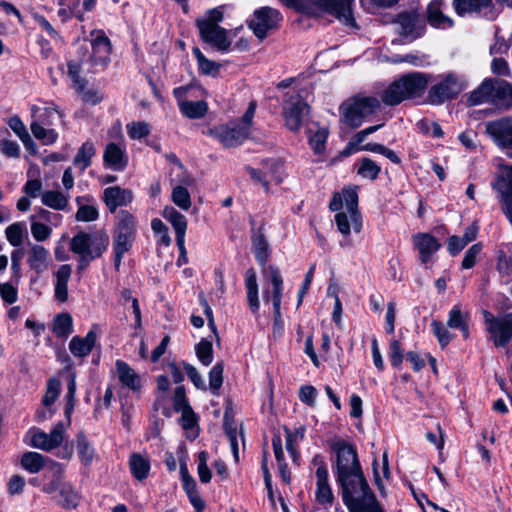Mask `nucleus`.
<instances>
[{"instance_id": "f257e3e1", "label": "nucleus", "mask_w": 512, "mask_h": 512, "mask_svg": "<svg viewBox=\"0 0 512 512\" xmlns=\"http://www.w3.org/2000/svg\"><path fill=\"white\" fill-rule=\"evenodd\" d=\"M327 444L336 456V480L342 489V497L369 486L356 448L346 440L335 436L327 440Z\"/></svg>"}, {"instance_id": "f03ea898", "label": "nucleus", "mask_w": 512, "mask_h": 512, "mask_svg": "<svg viewBox=\"0 0 512 512\" xmlns=\"http://www.w3.org/2000/svg\"><path fill=\"white\" fill-rule=\"evenodd\" d=\"M110 238L103 230L93 232L80 231L70 241V250L79 256L77 269L85 270L91 261L99 258L108 249Z\"/></svg>"}, {"instance_id": "7ed1b4c3", "label": "nucleus", "mask_w": 512, "mask_h": 512, "mask_svg": "<svg viewBox=\"0 0 512 512\" xmlns=\"http://www.w3.org/2000/svg\"><path fill=\"white\" fill-rule=\"evenodd\" d=\"M432 76L423 72H411L393 81L383 92L381 99L385 105L394 106L406 99L421 96Z\"/></svg>"}, {"instance_id": "20e7f679", "label": "nucleus", "mask_w": 512, "mask_h": 512, "mask_svg": "<svg viewBox=\"0 0 512 512\" xmlns=\"http://www.w3.org/2000/svg\"><path fill=\"white\" fill-rule=\"evenodd\" d=\"M255 111L256 102L252 101L240 120L214 126L208 130V135L218 140L225 148L241 145L251 134Z\"/></svg>"}, {"instance_id": "39448f33", "label": "nucleus", "mask_w": 512, "mask_h": 512, "mask_svg": "<svg viewBox=\"0 0 512 512\" xmlns=\"http://www.w3.org/2000/svg\"><path fill=\"white\" fill-rule=\"evenodd\" d=\"M137 228L138 221L130 212L121 210L117 214L112 230L113 261L117 271L120 269L124 255L134 245Z\"/></svg>"}, {"instance_id": "423d86ee", "label": "nucleus", "mask_w": 512, "mask_h": 512, "mask_svg": "<svg viewBox=\"0 0 512 512\" xmlns=\"http://www.w3.org/2000/svg\"><path fill=\"white\" fill-rule=\"evenodd\" d=\"M470 105L489 103L501 110L512 109V85L501 79L486 78L469 97Z\"/></svg>"}, {"instance_id": "0eeeda50", "label": "nucleus", "mask_w": 512, "mask_h": 512, "mask_svg": "<svg viewBox=\"0 0 512 512\" xmlns=\"http://www.w3.org/2000/svg\"><path fill=\"white\" fill-rule=\"evenodd\" d=\"M91 51L80 48L82 56L75 61H84V72H96L104 70L110 62L112 51L111 43L103 31H92L90 41Z\"/></svg>"}, {"instance_id": "6e6552de", "label": "nucleus", "mask_w": 512, "mask_h": 512, "mask_svg": "<svg viewBox=\"0 0 512 512\" xmlns=\"http://www.w3.org/2000/svg\"><path fill=\"white\" fill-rule=\"evenodd\" d=\"M381 103L374 96H355L344 102L341 106L342 121L352 127L357 128L362 125L364 120L378 112Z\"/></svg>"}, {"instance_id": "1a4fd4ad", "label": "nucleus", "mask_w": 512, "mask_h": 512, "mask_svg": "<svg viewBox=\"0 0 512 512\" xmlns=\"http://www.w3.org/2000/svg\"><path fill=\"white\" fill-rule=\"evenodd\" d=\"M482 314L489 338L496 348H504L512 339V313L495 316L483 310Z\"/></svg>"}, {"instance_id": "9d476101", "label": "nucleus", "mask_w": 512, "mask_h": 512, "mask_svg": "<svg viewBox=\"0 0 512 512\" xmlns=\"http://www.w3.org/2000/svg\"><path fill=\"white\" fill-rule=\"evenodd\" d=\"M310 112V107L297 91H289L283 100V116L289 130L297 132Z\"/></svg>"}, {"instance_id": "9b49d317", "label": "nucleus", "mask_w": 512, "mask_h": 512, "mask_svg": "<svg viewBox=\"0 0 512 512\" xmlns=\"http://www.w3.org/2000/svg\"><path fill=\"white\" fill-rule=\"evenodd\" d=\"M287 6H293L298 0H280ZM320 9L328 12L337 18L342 24L355 27V19L352 13V3L354 0H310Z\"/></svg>"}, {"instance_id": "f8f14e48", "label": "nucleus", "mask_w": 512, "mask_h": 512, "mask_svg": "<svg viewBox=\"0 0 512 512\" xmlns=\"http://www.w3.org/2000/svg\"><path fill=\"white\" fill-rule=\"evenodd\" d=\"M271 288L266 287L263 291V299L265 302H272L273 305V314H274V327L275 329H282L283 320L281 314V302L283 295V279L280 271L270 266L267 270Z\"/></svg>"}, {"instance_id": "ddd939ff", "label": "nucleus", "mask_w": 512, "mask_h": 512, "mask_svg": "<svg viewBox=\"0 0 512 512\" xmlns=\"http://www.w3.org/2000/svg\"><path fill=\"white\" fill-rule=\"evenodd\" d=\"M283 20L281 13L271 7H261L254 12L249 27L260 40H263L269 30L275 29Z\"/></svg>"}, {"instance_id": "4468645a", "label": "nucleus", "mask_w": 512, "mask_h": 512, "mask_svg": "<svg viewBox=\"0 0 512 512\" xmlns=\"http://www.w3.org/2000/svg\"><path fill=\"white\" fill-rule=\"evenodd\" d=\"M62 114L55 107H46L44 113L40 116V121H33L30 125L33 136L40 140L44 145L53 144L58 134L53 129H47L44 126L55 124V118L62 120Z\"/></svg>"}, {"instance_id": "2eb2a0df", "label": "nucleus", "mask_w": 512, "mask_h": 512, "mask_svg": "<svg viewBox=\"0 0 512 512\" xmlns=\"http://www.w3.org/2000/svg\"><path fill=\"white\" fill-rule=\"evenodd\" d=\"M463 90L462 84L454 75H447L444 79L431 86L427 95V102L432 105H441L458 96Z\"/></svg>"}, {"instance_id": "dca6fc26", "label": "nucleus", "mask_w": 512, "mask_h": 512, "mask_svg": "<svg viewBox=\"0 0 512 512\" xmlns=\"http://www.w3.org/2000/svg\"><path fill=\"white\" fill-rule=\"evenodd\" d=\"M342 498L349 512H385L369 486Z\"/></svg>"}, {"instance_id": "f3484780", "label": "nucleus", "mask_w": 512, "mask_h": 512, "mask_svg": "<svg viewBox=\"0 0 512 512\" xmlns=\"http://www.w3.org/2000/svg\"><path fill=\"white\" fill-rule=\"evenodd\" d=\"M485 132L499 148H512V116H504L486 122Z\"/></svg>"}, {"instance_id": "a211bd4d", "label": "nucleus", "mask_w": 512, "mask_h": 512, "mask_svg": "<svg viewBox=\"0 0 512 512\" xmlns=\"http://www.w3.org/2000/svg\"><path fill=\"white\" fill-rule=\"evenodd\" d=\"M28 433L31 436V446L43 451H51L62 444L65 425L58 422L50 433H46L39 428H32Z\"/></svg>"}, {"instance_id": "6ab92c4d", "label": "nucleus", "mask_w": 512, "mask_h": 512, "mask_svg": "<svg viewBox=\"0 0 512 512\" xmlns=\"http://www.w3.org/2000/svg\"><path fill=\"white\" fill-rule=\"evenodd\" d=\"M493 188L500 194L502 210L512 225V166L500 167Z\"/></svg>"}, {"instance_id": "aec40b11", "label": "nucleus", "mask_w": 512, "mask_h": 512, "mask_svg": "<svg viewBox=\"0 0 512 512\" xmlns=\"http://www.w3.org/2000/svg\"><path fill=\"white\" fill-rule=\"evenodd\" d=\"M201 39L217 48L219 51L226 52L231 46V40L228 37V31L221 26H212L206 22H196Z\"/></svg>"}, {"instance_id": "412c9836", "label": "nucleus", "mask_w": 512, "mask_h": 512, "mask_svg": "<svg viewBox=\"0 0 512 512\" xmlns=\"http://www.w3.org/2000/svg\"><path fill=\"white\" fill-rule=\"evenodd\" d=\"M84 64V61L82 63L69 61L67 65L68 76L72 80L77 93L81 95L82 100L95 105L102 100V97L95 90H86V80L80 76L84 72V67H82Z\"/></svg>"}, {"instance_id": "4be33fe9", "label": "nucleus", "mask_w": 512, "mask_h": 512, "mask_svg": "<svg viewBox=\"0 0 512 512\" xmlns=\"http://www.w3.org/2000/svg\"><path fill=\"white\" fill-rule=\"evenodd\" d=\"M412 240L414 248L419 253V260L422 264L429 263L433 255L441 247L438 239L429 233H417L413 236Z\"/></svg>"}, {"instance_id": "5701e85b", "label": "nucleus", "mask_w": 512, "mask_h": 512, "mask_svg": "<svg viewBox=\"0 0 512 512\" xmlns=\"http://www.w3.org/2000/svg\"><path fill=\"white\" fill-rule=\"evenodd\" d=\"M132 199V192L119 186L108 187L103 192V201L111 213L118 207L126 206Z\"/></svg>"}, {"instance_id": "b1692460", "label": "nucleus", "mask_w": 512, "mask_h": 512, "mask_svg": "<svg viewBox=\"0 0 512 512\" xmlns=\"http://www.w3.org/2000/svg\"><path fill=\"white\" fill-rule=\"evenodd\" d=\"M397 24L400 27V33L405 37L416 39L423 34V20L413 13H402L397 18Z\"/></svg>"}, {"instance_id": "393cba45", "label": "nucleus", "mask_w": 512, "mask_h": 512, "mask_svg": "<svg viewBox=\"0 0 512 512\" xmlns=\"http://www.w3.org/2000/svg\"><path fill=\"white\" fill-rule=\"evenodd\" d=\"M116 372L119 382L134 393H139L142 388V377L136 373L127 363L116 361Z\"/></svg>"}, {"instance_id": "a878e982", "label": "nucleus", "mask_w": 512, "mask_h": 512, "mask_svg": "<svg viewBox=\"0 0 512 512\" xmlns=\"http://www.w3.org/2000/svg\"><path fill=\"white\" fill-rule=\"evenodd\" d=\"M29 267L40 274L49 268L51 257L49 251L42 245L34 244L28 251Z\"/></svg>"}, {"instance_id": "bb28decb", "label": "nucleus", "mask_w": 512, "mask_h": 512, "mask_svg": "<svg viewBox=\"0 0 512 512\" xmlns=\"http://www.w3.org/2000/svg\"><path fill=\"white\" fill-rule=\"evenodd\" d=\"M246 296L248 306L254 315H257L260 309L259 288L256 272L253 268L246 270L244 275Z\"/></svg>"}, {"instance_id": "cd10ccee", "label": "nucleus", "mask_w": 512, "mask_h": 512, "mask_svg": "<svg viewBox=\"0 0 512 512\" xmlns=\"http://www.w3.org/2000/svg\"><path fill=\"white\" fill-rule=\"evenodd\" d=\"M443 0H433L427 7V18L431 26L447 29L453 26V20L443 13Z\"/></svg>"}, {"instance_id": "c85d7f7f", "label": "nucleus", "mask_w": 512, "mask_h": 512, "mask_svg": "<svg viewBox=\"0 0 512 512\" xmlns=\"http://www.w3.org/2000/svg\"><path fill=\"white\" fill-rule=\"evenodd\" d=\"M496 269L502 280H512V244H502L498 249Z\"/></svg>"}, {"instance_id": "c756f323", "label": "nucleus", "mask_w": 512, "mask_h": 512, "mask_svg": "<svg viewBox=\"0 0 512 512\" xmlns=\"http://www.w3.org/2000/svg\"><path fill=\"white\" fill-rule=\"evenodd\" d=\"M100 333L101 327L94 324L85 337L74 336L69 343L70 352H91Z\"/></svg>"}, {"instance_id": "7c9ffc66", "label": "nucleus", "mask_w": 512, "mask_h": 512, "mask_svg": "<svg viewBox=\"0 0 512 512\" xmlns=\"http://www.w3.org/2000/svg\"><path fill=\"white\" fill-rule=\"evenodd\" d=\"M78 210L75 219L80 222H92L99 218V211L93 204L94 198L91 196H78L75 199Z\"/></svg>"}, {"instance_id": "2f4dec72", "label": "nucleus", "mask_w": 512, "mask_h": 512, "mask_svg": "<svg viewBox=\"0 0 512 512\" xmlns=\"http://www.w3.org/2000/svg\"><path fill=\"white\" fill-rule=\"evenodd\" d=\"M103 160L106 165L115 171H121L127 165V157L125 155V151L120 145L116 143L107 144L103 154Z\"/></svg>"}, {"instance_id": "473e14b6", "label": "nucleus", "mask_w": 512, "mask_h": 512, "mask_svg": "<svg viewBox=\"0 0 512 512\" xmlns=\"http://www.w3.org/2000/svg\"><path fill=\"white\" fill-rule=\"evenodd\" d=\"M470 314L467 311H463L461 305H454L448 314L447 326L452 329H459L463 338L469 337V323Z\"/></svg>"}, {"instance_id": "72a5a7b5", "label": "nucleus", "mask_w": 512, "mask_h": 512, "mask_svg": "<svg viewBox=\"0 0 512 512\" xmlns=\"http://www.w3.org/2000/svg\"><path fill=\"white\" fill-rule=\"evenodd\" d=\"M72 274V267L69 264L61 265L55 273L54 297L63 303L68 299V281Z\"/></svg>"}, {"instance_id": "f704fd0d", "label": "nucleus", "mask_w": 512, "mask_h": 512, "mask_svg": "<svg viewBox=\"0 0 512 512\" xmlns=\"http://www.w3.org/2000/svg\"><path fill=\"white\" fill-rule=\"evenodd\" d=\"M342 199L343 203L346 206V210L350 213V219L353 224V230L356 233H359L362 228V223L360 219V215L357 210V204H358V195L355 189H344L342 191Z\"/></svg>"}, {"instance_id": "c9c22d12", "label": "nucleus", "mask_w": 512, "mask_h": 512, "mask_svg": "<svg viewBox=\"0 0 512 512\" xmlns=\"http://www.w3.org/2000/svg\"><path fill=\"white\" fill-rule=\"evenodd\" d=\"M498 2L505 3L507 6L512 7V0H497ZM491 0H454L453 7L459 16H464L467 13L480 11L483 8L491 5Z\"/></svg>"}, {"instance_id": "e433bc0d", "label": "nucleus", "mask_w": 512, "mask_h": 512, "mask_svg": "<svg viewBox=\"0 0 512 512\" xmlns=\"http://www.w3.org/2000/svg\"><path fill=\"white\" fill-rule=\"evenodd\" d=\"M163 217L172 225L177 241H185L187 230L186 217L173 207H166L163 211Z\"/></svg>"}, {"instance_id": "4c0bfd02", "label": "nucleus", "mask_w": 512, "mask_h": 512, "mask_svg": "<svg viewBox=\"0 0 512 512\" xmlns=\"http://www.w3.org/2000/svg\"><path fill=\"white\" fill-rule=\"evenodd\" d=\"M478 228L471 225L466 228L462 237L451 236L448 240V250L450 254H458L468 243L476 239Z\"/></svg>"}, {"instance_id": "58836bf2", "label": "nucleus", "mask_w": 512, "mask_h": 512, "mask_svg": "<svg viewBox=\"0 0 512 512\" xmlns=\"http://www.w3.org/2000/svg\"><path fill=\"white\" fill-rule=\"evenodd\" d=\"M329 474L316 477V501L323 506H331L334 501V495L329 484Z\"/></svg>"}, {"instance_id": "ea45409f", "label": "nucleus", "mask_w": 512, "mask_h": 512, "mask_svg": "<svg viewBox=\"0 0 512 512\" xmlns=\"http://www.w3.org/2000/svg\"><path fill=\"white\" fill-rule=\"evenodd\" d=\"M95 152V146L90 141L83 143L78 149L73 159V164L80 169V173H83L91 165V160Z\"/></svg>"}, {"instance_id": "a19ab883", "label": "nucleus", "mask_w": 512, "mask_h": 512, "mask_svg": "<svg viewBox=\"0 0 512 512\" xmlns=\"http://www.w3.org/2000/svg\"><path fill=\"white\" fill-rule=\"evenodd\" d=\"M41 201L51 209L65 210L69 202V196L58 190H48L42 193Z\"/></svg>"}, {"instance_id": "79ce46f5", "label": "nucleus", "mask_w": 512, "mask_h": 512, "mask_svg": "<svg viewBox=\"0 0 512 512\" xmlns=\"http://www.w3.org/2000/svg\"><path fill=\"white\" fill-rule=\"evenodd\" d=\"M47 460H48V458L45 457L44 455L37 453V452L29 451V452H25L22 455L21 466L23 467V469H25L29 473L34 474V473H38L39 471H41L44 468Z\"/></svg>"}, {"instance_id": "37998d69", "label": "nucleus", "mask_w": 512, "mask_h": 512, "mask_svg": "<svg viewBox=\"0 0 512 512\" xmlns=\"http://www.w3.org/2000/svg\"><path fill=\"white\" fill-rule=\"evenodd\" d=\"M129 466L132 475L139 481L147 478L150 471V462L140 454L134 453L130 456Z\"/></svg>"}, {"instance_id": "c03bdc74", "label": "nucleus", "mask_w": 512, "mask_h": 512, "mask_svg": "<svg viewBox=\"0 0 512 512\" xmlns=\"http://www.w3.org/2000/svg\"><path fill=\"white\" fill-rule=\"evenodd\" d=\"M179 109L187 118L199 119L207 113L208 106L205 101H181Z\"/></svg>"}, {"instance_id": "a18cd8bd", "label": "nucleus", "mask_w": 512, "mask_h": 512, "mask_svg": "<svg viewBox=\"0 0 512 512\" xmlns=\"http://www.w3.org/2000/svg\"><path fill=\"white\" fill-rule=\"evenodd\" d=\"M193 55L197 60L199 71L207 76L216 77L219 74L221 65L205 57L198 47H194Z\"/></svg>"}, {"instance_id": "49530a36", "label": "nucleus", "mask_w": 512, "mask_h": 512, "mask_svg": "<svg viewBox=\"0 0 512 512\" xmlns=\"http://www.w3.org/2000/svg\"><path fill=\"white\" fill-rule=\"evenodd\" d=\"M261 170L267 175L269 182L273 181L280 184L284 175L282 171V163L277 159H265L261 162Z\"/></svg>"}, {"instance_id": "de8ad7c7", "label": "nucleus", "mask_w": 512, "mask_h": 512, "mask_svg": "<svg viewBox=\"0 0 512 512\" xmlns=\"http://www.w3.org/2000/svg\"><path fill=\"white\" fill-rule=\"evenodd\" d=\"M54 334L58 337L67 338L73 331V320L70 314H58L53 321Z\"/></svg>"}, {"instance_id": "09e8293b", "label": "nucleus", "mask_w": 512, "mask_h": 512, "mask_svg": "<svg viewBox=\"0 0 512 512\" xmlns=\"http://www.w3.org/2000/svg\"><path fill=\"white\" fill-rule=\"evenodd\" d=\"M76 447L81 462L85 465L91 464L95 455V450L83 433H79L77 435Z\"/></svg>"}, {"instance_id": "8fccbe9b", "label": "nucleus", "mask_w": 512, "mask_h": 512, "mask_svg": "<svg viewBox=\"0 0 512 512\" xmlns=\"http://www.w3.org/2000/svg\"><path fill=\"white\" fill-rule=\"evenodd\" d=\"M252 249L256 260L261 264L265 265L268 259V243L262 232H258L252 237Z\"/></svg>"}, {"instance_id": "3c124183", "label": "nucleus", "mask_w": 512, "mask_h": 512, "mask_svg": "<svg viewBox=\"0 0 512 512\" xmlns=\"http://www.w3.org/2000/svg\"><path fill=\"white\" fill-rule=\"evenodd\" d=\"M329 130L326 127H319L316 131L309 130V144L316 154H321L325 150Z\"/></svg>"}, {"instance_id": "603ef678", "label": "nucleus", "mask_w": 512, "mask_h": 512, "mask_svg": "<svg viewBox=\"0 0 512 512\" xmlns=\"http://www.w3.org/2000/svg\"><path fill=\"white\" fill-rule=\"evenodd\" d=\"M381 172V167L372 159L364 157L357 168V174L362 178L375 180Z\"/></svg>"}, {"instance_id": "864d4df0", "label": "nucleus", "mask_w": 512, "mask_h": 512, "mask_svg": "<svg viewBox=\"0 0 512 512\" xmlns=\"http://www.w3.org/2000/svg\"><path fill=\"white\" fill-rule=\"evenodd\" d=\"M26 232V224L24 222H15L6 228L5 234L8 242L12 246H20L23 241V235Z\"/></svg>"}, {"instance_id": "5fc2aeb1", "label": "nucleus", "mask_w": 512, "mask_h": 512, "mask_svg": "<svg viewBox=\"0 0 512 512\" xmlns=\"http://www.w3.org/2000/svg\"><path fill=\"white\" fill-rule=\"evenodd\" d=\"M61 391V384L58 379L51 378L47 382V389L42 399V404L45 408L51 407L56 401Z\"/></svg>"}, {"instance_id": "6e6d98bb", "label": "nucleus", "mask_w": 512, "mask_h": 512, "mask_svg": "<svg viewBox=\"0 0 512 512\" xmlns=\"http://www.w3.org/2000/svg\"><path fill=\"white\" fill-rule=\"evenodd\" d=\"M365 151L378 153L389 159L392 163L399 165L400 157L391 149L379 143H367L364 145Z\"/></svg>"}, {"instance_id": "4d7b16f0", "label": "nucleus", "mask_w": 512, "mask_h": 512, "mask_svg": "<svg viewBox=\"0 0 512 512\" xmlns=\"http://www.w3.org/2000/svg\"><path fill=\"white\" fill-rule=\"evenodd\" d=\"M172 201L183 210L191 207V198L188 190L183 186H176L172 191Z\"/></svg>"}, {"instance_id": "13d9d810", "label": "nucleus", "mask_w": 512, "mask_h": 512, "mask_svg": "<svg viewBox=\"0 0 512 512\" xmlns=\"http://www.w3.org/2000/svg\"><path fill=\"white\" fill-rule=\"evenodd\" d=\"M75 393H76V382H75V375L72 374L70 376L68 387H67V394H66V405H65V416L68 419V425L70 424V417L73 413L74 406H75Z\"/></svg>"}, {"instance_id": "bf43d9fd", "label": "nucleus", "mask_w": 512, "mask_h": 512, "mask_svg": "<svg viewBox=\"0 0 512 512\" xmlns=\"http://www.w3.org/2000/svg\"><path fill=\"white\" fill-rule=\"evenodd\" d=\"M62 505L65 508H75L78 505V495L70 484H63L60 489Z\"/></svg>"}, {"instance_id": "052dcab7", "label": "nucleus", "mask_w": 512, "mask_h": 512, "mask_svg": "<svg viewBox=\"0 0 512 512\" xmlns=\"http://www.w3.org/2000/svg\"><path fill=\"white\" fill-rule=\"evenodd\" d=\"M127 133L132 139H141L150 134V125L146 122H132L127 125Z\"/></svg>"}, {"instance_id": "680f3d73", "label": "nucleus", "mask_w": 512, "mask_h": 512, "mask_svg": "<svg viewBox=\"0 0 512 512\" xmlns=\"http://www.w3.org/2000/svg\"><path fill=\"white\" fill-rule=\"evenodd\" d=\"M482 251V244L476 243L473 244L465 253L464 258L462 260V268L463 269H471L477 263L479 255Z\"/></svg>"}, {"instance_id": "e2e57ef3", "label": "nucleus", "mask_w": 512, "mask_h": 512, "mask_svg": "<svg viewBox=\"0 0 512 512\" xmlns=\"http://www.w3.org/2000/svg\"><path fill=\"white\" fill-rule=\"evenodd\" d=\"M223 383V365L215 364L209 372V387L213 393H216Z\"/></svg>"}, {"instance_id": "0e129e2a", "label": "nucleus", "mask_w": 512, "mask_h": 512, "mask_svg": "<svg viewBox=\"0 0 512 512\" xmlns=\"http://www.w3.org/2000/svg\"><path fill=\"white\" fill-rule=\"evenodd\" d=\"M208 454L206 451H201L198 454V466L197 472L199 475V479L202 483H208L211 480L212 474L207 466Z\"/></svg>"}, {"instance_id": "69168bd1", "label": "nucleus", "mask_w": 512, "mask_h": 512, "mask_svg": "<svg viewBox=\"0 0 512 512\" xmlns=\"http://www.w3.org/2000/svg\"><path fill=\"white\" fill-rule=\"evenodd\" d=\"M245 171L249 174L250 178L255 182L260 184L265 192L270 191V182L269 179H267L266 173H264L261 168H253L251 166H245Z\"/></svg>"}, {"instance_id": "338daca9", "label": "nucleus", "mask_w": 512, "mask_h": 512, "mask_svg": "<svg viewBox=\"0 0 512 512\" xmlns=\"http://www.w3.org/2000/svg\"><path fill=\"white\" fill-rule=\"evenodd\" d=\"M431 327H432L434 335L437 337L442 348H444V346L447 345L449 343V341L451 340V335H450V332H449L447 326H445L440 321H433L431 323Z\"/></svg>"}, {"instance_id": "774afa93", "label": "nucleus", "mask_w": 512, "mask_h": 512, "mask_svg": "<svg viewBox=\"0 0 512 512\" xmlns=\"http://www.w3.org/2000/svg\"><path fill=\"white\" fill-rule=\"evenodd\" d=\"M335 222L337 228L341 234L344 236H348L351 232V228H353V224L350 219V213L347 212H338L335 215Z\"/></svg>"}]
</instances>
